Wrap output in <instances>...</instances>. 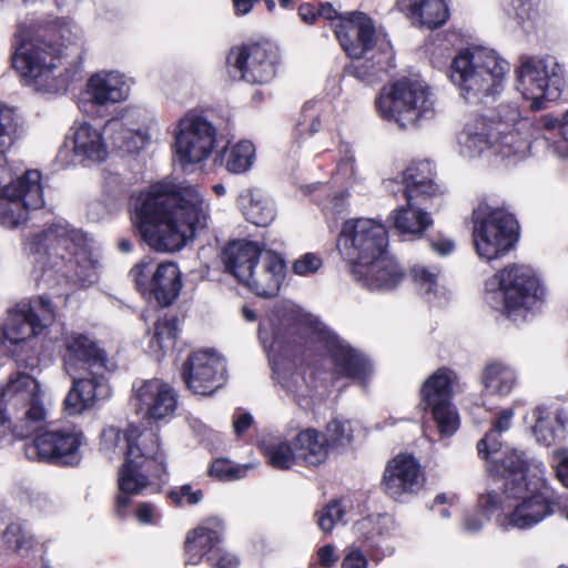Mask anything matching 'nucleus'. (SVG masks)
Wrapping results in <instances>:
<instances>
[{
    "instance_id": "3c124183",
    "label": "nucleus",
    "mask_w": 568,
    "mask_h": 568,
    "mask_svg": "<svg viewBox=\"0 0 568 568\" xmlns=\"http://www.w3.org/2000/svg\"><path fill=\"white\" fill-rule=\"evenodd\" d=\"M353 507V500L347 497L329 503L317 513V524L321 530L331 532L337 524L344 521L345 516Z\"/></svg>"
},
{
    "instance_id": "864d4df0",
    "label": "nucleus",
    "mask_w": 568,
    "mask_h": 568,
    "mask_svg": "<svg viewBox=\"0 0 568 568\" xmlns=\"http://www.w3.org/2000/svg\"><path fill=\"white\" fill-rule=\"evenodd\" d=\"M252 468V464L233 465L229 459L216 458L210 465L207 473L217 480L233 481L243 478Z\"/></svg>"
},
{
    "instance_id": "69168bd1",
    "label": "nucleus",
    "mask_w": 568,
    "mask_h": 568,
    "mask_svg": "<svg viewBox=\"0 0 568 568\" xmlns=\"http://www.w3.org/2000/svg\"><path fill=\"white\" fill-rule=\"evenodd\" d=\"M558 130L560 140L555 142L554 151L560 156H568V111L564 114Z\"/></svg>"
},
{
    "instance_id": "4468645a",
    "label": "nucleus",
    "mask_w": 568,
    "mask_h": 568,
    "mask_svg": "<svg viewBox=\"0 0 568 568\" xmlns=\"http://www.w3.org/2000/svg\"><path fill=\"white\" fill-rule=\"evenodd\" d=\"M58 305L49 294L41 295L29 303L18 305L0 327L10 345L16 347L13 356L20 366L30 369L38 366L36 352L23 357L18 347L28 346L33 349L34 339L55 321Z\"/></svg>"
},
{
    "instance_id": "0eeeda50",
    "label": "nucleus",
    "mask_w": 568,
    "mask_h": 568,
    "mask_svg": "<svg viewBox=\"0 0 568 568\" xmlns=\"http://www.w3.org/2000/svg\"><path fill=\"white\" fill-rule=\"evenodd\" d=\"M529 121L520 118L516 108L509 116L491 120L479 114H465L454 133V150L465 161L499 159L507 164L524 160L529 152V139L521 131Z\"/></svg>"
},
{
    "instance_id": "9b49d317",
    "label": "nucleus",
    "mask_w": 568,
    "mask_h": 568,
    "mask_svg": "<svg viewBox=\"0 0 568 568\" xmlns=\"http://www.w3.org/2000/svg\"><path fill=\"white\" fill-rule=\"evenodd\" d=\"M509 64L495 50L484 47L466 48L450 65V80L460 97L469 103H480L504 89Z\"/></svg>"
},
{
    "instance_id": "5701e85b",
    "label": "nucleus",
    "mask_w": 568,
    "mask_h": 568,
    "mask_svg": "<svg viewBox=\"0 0 568 568\" xmlns=\"http://www.w3.org/2000/svg\"><path fill=\"white\" fill-rule=\"evenodd\" d=\"M181 377L197 395H212L226 381L225 358L214 349L194 351L183 362Z\"/></svg>"
},
{
    "instance_id": "9d476101",
    "label": "nucleus",
    "mask_w": 568,
    "mask_h": 568,
    "mask_svg": "<svg viewBox=\"0 0 568 568\" xmlns=\"http://www.w3.org/2000/svg\"><path fill=\"white\" fill-rule=\"evenodd\" d=\"M485 301L516 322L541 308L547 301V288L531 266L511 263L486 281Z\"/></svg>"
},
{
    "instance_id": "09e8293b",
    "label": "nucleus",
    "mask_w": 568,
    "mask_h": 568,
    "mask_svg": "<svg viewBox=\"0 0 568 568\" xmlns=\"http://www.w3.org/2000/svg\"><path fill=\"white\" fill-rule=\"evenodd\" d=\"M261 449L267 459V463L276 469H290L300 460L296 448L291 447L290 443L278 438H265L261 443Z\"/></svg>"
},
{
    "instance_id": "2eb2a0df",
    "label": "nucleus",
    "mask_w": 568,
    "mask_h": 568,
    "mask_svg": "<svg viewBox=\"0 0 568 568\" xmlns=\"http://www.w3.org/2000/svg\"><path fill=\"white\" fill-rule=\"evenodd\" d=\"M334 32L349 58L374 61V74L393 67L394 52L390 43L385 36L376 32L366 13L354 11L341 16L334 23Z\"/></svg>"
},
{
    "instance_id": "a18cd8bd",
    "label": "nucleus",
    "mask_w": 568,
    "mask_h": 568,
    "mask_svg": "<svg viewBox=\"0 0 568 568\" xmlns=\"http://www.w3.org/2000/svg\"><path fill=\"white\" fill-rule=\"evenodd\" d=\"M541 0H510L509 13L526 34L536 33L545 24Z\"/></svg>"
},
{
    "instance_id": "bb28decb",
    "label": "nucleus",
    "mask_w": 568,
    "mask_h": 568,
    "mask_svg": "<svg viewBox=\"0 0 568 568\" xmlns=\"http://www.w3.org/2000/svg\"><path fill=\"white\" fill-rule=\"evenodd\" d=\"M84 373L88 375H69L72 378V386L63 402V408L68 415H80L111 397V387L104 376V369H91Z\"/></svg>"
},
{
    "instance_id": "7ed1b4c3",
    "label": "nucleus",
    "mask_w": 568,
    "mask_h": 568,
    "mask_svg": "<svg viewBox=\"0 0 568 568\" xmlns=\"http://www.w3.org/2000/svg\"><path fill=\"white\" fill-rule=\"evenodd\" d=\"M83 43L82 30L63 19L45 27L42 21L20 22L12 43V65L36 91L64 93L74 81L77 70L63 62L68 51L79 53Z\"/></svg>"
},
{
    "instance_id": "58836bf2",
    "label": "nucleus",
    "mask_w": 568,
    "mask_h": 568,
    "mask_svg": "<svg viewBox=\"0 0 568 568\" xmlns=\"http://www.w3.org/2000/svg\"><path fill=\"white\" fill-rule=\"evenodd\" d=\"M394 229L404 236L418 237L433 224L428 212L419 207L418 200H406V205L390 214Z\"/></svg>"
},
{
    "instance_id": "f8f14e48",
    "label": "nucleus",
    "mask_w": 568,
    "mask_h": 568,
    "mask_svg": "<svg viewBox=\"0 0 568 568\" xmlns=\"http://www.w3.org/2000/svg\"><path fill=\"white\" fill-rule=\"evenodd\" d=\"M430 87L418 75L403 77L384 87L376 99L378 114L402 129L415 128L436 113Z\"/></svg>"
},
{
    "instance_id": "8fccbe9b",
    "label": "nucleus",
    "mask_w": 568,
    "mask_h": 568,
    "mask_svg": "<svg viewBox=\"0 0 568 568\" xmlns=\"http://www.w3.org/2000/svg\"><path fill=\"white\" fill-rule=\"evenodd\" d=\"M430 410L433 420L436 424L442 437H450L459 427V414L452 400L424 407Z\"/></svg>"
},
{
    "instance_id": "f03ea898",
    "label": "nucleus",
    "mask_w": 568,
    "mask_h": 568,
    "mask_svg": "<svg viewBox=\"0 0 568 568\" xmlns=\"http://www.w3.org/2000/svg\"><path fill=\"white\" fill-rule=\"evenodd\" d=\"M210 211L196 184L159 182L139 194L131 220L152 250L176 252L207 229Z\"/></svg>"
},
{
    "instance_id": "f257e3e1",
    "label": "nucleus",
    "mask_w": 568,
    "mask_h": 568,
    "mask_svg": "<svg viewBox=\"0 0 568 568\" xmlns=\"http://www.w3.org/2000/svg\"><path fill=\"white\" fill-rule=\"evenodd\" d=\"M260 341L267 354L276 381L298 406L308 409L316 398H323L327 386L317 383L313 373L307 378L291 366L292 343L297 338L310 352H325L333 364V373L365 384L373 373L367 356L337 336L313 314L291 302L275 306L262 320Z\"/></svg>"
},
{
    "instance_id": "6ab92c4d",
    "label": "nucleus",
    "mask_w": 568,
    "mask_h": 568,
    "mask_svg": "<svg viewBox=\"0 0 568 568\" xmlns=\"http://www.w3.org/2000/svg\"><path fill=\"white\" fill-rule=\"evenodd\" d=\"M84 436L75 426L45 430L29 444L24 452L29 459H38L60 466L79 465Z\"/></svg>"
},
{
    "instance_id": "2f4dec72",
    "label": "nucleus",
    "mask_w": 568,
    "mask_h": 568,
    "mask_svg": "<svg viewBox=\"0 0 568 568\" xmlns=\"http://www.w3.org/2000/svg\"><path fill=\"white\" fill-rule=\"evenodd\" d=\"M285 274L284 258L273 251H264L251 277L242 283L258 296L272 297L280 292Z\"/></svg>"
},
{
    "instance_id": "20e7f679",
    "label": "nucleus",
    "mask_w": 568,
    "mask_h": 568,
    "mask_svg": "<svg viewBox=\"0 0 568 568\" xmlns=\"http://www.w3.org/2000/svg\"><path fill=\"white\" fill-rule=\"evenodd\" d=\"M488 474L503 480V495L481 493L479 506L487 513L504 510L498 518L503 529H530L554 515L557 499L544 478V466L530 465L524 452L511 450L493 460Z\"/></svg>"
},
{
    "instance_id": "338daca9",
    "label": "nucleus",
    "mask_w": 568,
    "mask_h": 568,
    "mask_svg": "<svg viewBox=\"0 0 568 568\" xmlns=\"http://www.w3.org/2000/svg\"><path fill=\"white\" fill-rule=\"evenodd\" d=\"M317 564L323 568H332L336 561L335 547L331 544L321 547L316 552Z\"/></svg>"
},
{
    "instance_id": "13d9d810",
    "label": "nucleus",
    "mask_w": 568,
    "mask_h": 568,
    "mask_svg": "<svg viewBox=\"0 0 568 568\" xmlns=\"http://www.w3.org/2000/svg\"><path fill=\"white\" fill-rule=\"evenodd\" d=\"M206 561L210 568H239L241 565L239 556L222 546Z\"/></svg>"
},
{
    "instance_id": "4c0bfd02",
    "label": "nucleus",
    "mask_w": 568,
    "mask_h": 568,
    "mask_svg": "<svg viewBox=\"0 0 568 568\" xmlns=\"http://www.w3.org/2000/svg\"><path fill=\"white\" fill-rule=\"evenodd\" d=\"M515 416V408L507 407L501 409L496 419L494 420L491 428L484 438H481L477 444L478 455L486 460V468L493 460H500L505 458V455L513 449H506L500 453L501 448V434L508 432L511 427V422Z\"/></svg>"
},
{
    "instance_id": "dca6fc26",
    "label": "nucleus",
    "mask_w": 568,
    "mask_h": 568,
    "mask_svg": "<svg viewBox=\"0 0 568 568\" xmlns=\"http://www.w3.org/2000/svg\"><path fill=\"white\" fill-rule=\"evenodd\" d=\"M517 90L531 101V109L541 110L545 101L557 100L567 84L566 69L550 54L524 55L515 69Z\"/></svg>"
},
{
    "instance_id": "5fc2aeb1",
    "label": "nucleus",
    "mask_w": 568,
    "mask_h": 568,
    "mask_svg": "<svg viewBox=\"0 0 568 568\" xmlns=\"http://www.w3.org/2000/svg\"><path fill=\"white\" fill-rule=\"evenodd\" d=\"M324 434L329 442V447L341 446L352 440L353 428L349 420L334 418L327 423Z\"/></svg>"
},
{
    "instance_id": "79ce46f5",
    "label": "nucleus",
    "mask_w": 568,
    "mask_h": 568,
    "mask_svg": "<svg viewBox=\"0 0 568 568\" xmlns=\"http://www.w3.org/2000/svg\"><path fill=\"white\" fill-rule=\"evenodd\" d=\"M240 206L245 219L254 225L267 226L275 219L273 200L261 190H248L240 195Z\"/></svg>"
},
{
    "instance_id": "c03bdc74",
    "label": "nucleus",
    "mask_w": 568,
    "mask_h": 568,
    "mask_svg": "<svg viewBox=\"0 0 568 568\" xmlns=\"http://www.w3.org/2000/svg\"><path fill=\"white\" fill-rule=\"evenodd\" d=\"M440 270L437 266L416 264L410 268L412 280L418 292L429 303L442 306L449 300V292L439 284Z\"/></svg>"
},
{
    "instance_id": "a19ab883",
    "label": "nucleus",
    "mask_w": 568,
    "mask_h": 568,
    "mask_svg": "<svg viewBox=\"0 0 568 568\" xmlns=\"http://www.w3.org/2000/svg\"><path fill=\"white\" fill-rule=\"evenodd\" d=\"M398 178L404 184L406 200H426L438 192L433 180L432 165L428 162L408 166Z\"/></svg>"
},
{
    "instance_id": "e2e57ef3",
    "label": "nucleus",
    "mask_w": 568,
    "mask_h": 568,
    "mask_svg": "<svg viewBox=\"0 0 568 568\" xmlns=\"http://www.w3.org/2000/svg\"><path fill=\"white\" fill-rule=\"evenodd\" d=\"M337 176L349 185L359 181L353 154H346L341 159L337 165Z\"/></svg>"
},
{
    "instance_id": "37998d69",
    "label": "nucleus",
    "mask_w": 568,
    "mask_h": 568,
    "mask_svg": "<svg viewBox=\"0 0 568 568\" xmlns=\"http://www.w3.org/2000/svg\"><path fill=\"white\" fill-rule=\"evenodd\" d=\"M456 377L455 372L447 367H439L429 375L420 387L423 407L452 400Z\"/></svg>"
},
{
    "instance_id": "c9c22d12",
    "label": "nucleus",
    "mask_w": 568,
    "mask_h": 568,
    "mask_svg": "<svg viewBox=\"0 0 568 568\" xmlns=\"http://www.w3.org/2000/svg\"><path fill=\"white\" fill-rule=\"evenodd\" d=\"M484 395L498 399L507 398L518 385V371L504 361H491L481 371Z\"/></svg>"
},
{
    "instance_id": "393cba45",
    "label": "nucleus",
    "mask_w": 568,
    "mask_h": 568,
    "mask_svg": "<svg viewBox=\"0 0 568 568\" xmlns=\"http://www.w3.org/2000/svg\"><path fill=\"white\" fill-rule=\"evenodd\" d=\"M424 484L425 476L415 457L399 454L386 464L382 488L390 498L404 501L416 495Z\"/></svg>"
},
{
    "instance_id": "052dcab7",
    "label": "nucleus",
    "mask_w": 568,
    "mask_h": 568,
    "mask_svg": "<svg viewBox=\"0 0 568 568\" xmlns=\"http://www.w3.org/2000/svg\"><path fill=\"white\" fill-rule=\"evenodd\" d=\"M479 504V499L477 500ZM479 513H466L462 520V530L466 534H477L483 529L493 513H487L478 505Z\"/></svg>"
},
{
    "instance_id": "423d86ee",
    "label": "nucleus",
    "mask_w": 568,
    "mask_h": 568,
    "mask_svg": "<svg viewBox=\"0 0 568 568\" xmlns=\"http://www.w3.org/2000/svg\"><path fill=\"white\" fill-rule=\"evenodd\" d=\"M101 450L113 458L120 454L124 463L119 471L116 511L124 516L130 496L140 494L153 479L163 480L165 476V454L156 433L141 430L129 425L125 429L108 426L101 433Z\"/></svg>"
},
{
    "instance_id": "f3484780",
    "label": "nucleus",
    "mask_w": 568,
    "mask_h": 568,
    "mask_svg": "<svg viewBox=\"0 0 568 568\" xmlns=\"http://www.w3.org/2000/svg\"><path fill=\"white\" fill-rule=\"evenodd\" d=\"M217 143L216 126L197 110L185 112L173 128V158L183 171L203 164Z\"/></svg>"
},
{
    "instance_id": "412c9836",
    "label": "nucleus",
    "mask_w": 568,
    "mask_h": 568,
    "mask_svg": "<svg viewBox=\"0 0 568 568\" xmlns=\"http://www.w3.org/2000/svg\"><path fill=\"white\" fill-rule=\"evenodd\" d=\"M278 49L270 42H255L231 50L227 63L231 72L247 83L263 84L271 81L276 72Z\"/></svg>"
},
{
    "instance_id": "a878e982",
    "label": "nucleus",
    "mask_w": 568,
    "mask_h": 568,
    "mask_svg": "<svg viewBox=\"0 0 568 568\" xmlns=\"http://www.w3.org/2000/svg\"><path fill=\"white\" fill-rule=\"evenodd\" d=\"M132 81L119 71H99L85 84L87 100L79 102L84 113H92L93 106H108L125 101L131 93Z\"/></svg>"
},
{
    "instance_id": "bf43d9fd",
    "label": "nucleus",
    "mask_w": 568,
    "mask_h": 568,
    "mask_svg": "<svg viewBox=\"0 0 568 568\" xmlns=\"http://www.w3.org/2000/svg\"><path fill=\"white\" fill-rule=\"evenodd\" d=\"M169 496L171 500L179 506L196 505L202 500L203 493L200 489L193 490L190 485H183L171 490Z\"/></svg>"
},
{
    "instance_id": "6e6d98bb",
    "label": "nucleus",
    "mask_w": 568,
    "mask_h": 568,
    "mask_svg": "<svg viewBox=\"0 0 568 568\" xmlns=\"http://www.w3.org/2000/svg\"><path fill=\"white\" fill-rule=\"evenodd\" d=\"M371 557L355 538L343 550L341 568H369Z\"/></svg>"
},
{
    "instance_id": "680f3d73",
    "label": "nucleus",
    "mask_w": 568,
    "mask_h": 568,
    "mask_svg": "<svg viewBox=\"0 0 568 568\" xmlns=\"http://www.w3.org/2000/svg\"><path fill=\"white\" fill-rule=\"evenodd\" d=\"M322 266V260L314 253H306L293 264V272L300 276H308L316 273Z\"/></svg>"
},
{
    "instance_id": "72a5a7b5",
    "label": "nucleus",
    "mask_w": 568,
    "mask_h": 568,
    "mask_svg": "<svg viewBox=\"0 0 568 568\" xmlns=\"http://www.w3.org/2000/svg\"><path fill=\"white\" fill-rule=\"evenodd\" d=\"M530 430L536 442L550 447L562 443L568 436V414L558 409L552 413L547 406L537 405L531 410Z\"/></svg>"
},
{
    "instance_id": "a211bd4d",
    "label": "nucleus",
    "mask_w": 568,
    "mask_h": 568,
    "mask_svg": "<svg viewBox=\"0 0 568 568\" xmlns=\"http://www.w3.org/2000/svg\"><path fill=\"white\" fill-rule=\"evenodd\" d=\"M336 245L352 272L353 266L363 265L387 253L388 233L378 220L349 219L343 223Z\"/></svg>"
},
{
    "instance_id": "774afa93",
    "label": "nucleus",
    "mask_w": 568,
    "mask_h": 568,
    "mask_svg": "<svg viewBox=\"0 0 568 568\" xmlns=\"http://www.w3.org/2000/svg\"><path fill=\"white\" fill-rule=\"evenodd\" d=\"M253 417L248 413H239L233 420V430L236 436L243 435L252 425Z\"/></svg>"
},
{
    "instance_id": "49530a36",
    "label": "nucleus",
    "mask_w": 568,
    "mask_h": 568,
    "mask_svg": "<svg viewBox=\"0 0 568 568\" xmlns=\"http://www.w3.org/2000/svg\"><path fill=\"white\" fill-rule=\"evenodd\" d=\"M176 335L178 320L175 317L159 320L149 339V354L155 359H161L174 347Z\"/></svg>"
},
{
    "instance_id": "ea45409f",
    "label": "nucleus",
    "mask_w": 568,
    "mask_h": 568,
    "mask_svg": "<svg viewBox=\"0 0 568 568\" xmlns=\"http://www.w3.org/2000/svg\"><path fill=\"white\" fill-rule=\"evenodd\" d=\"M297 457L307 466H320L329 455V442L326 435L315 428L301 430L294 438Z\"/></svg>"
},
{
    "instance_id": "aec40b11",
    "label": "nucleus",
    "mask_w": 568,
    "mask_h": 568,
    "mask_svg": "<svg viewBox=\"0 0 568 568\" xmlns=\"http://www.w3.org/2000/svg\"><path fill=\"white\" fill-rule=\"evenodd\" d=\"M136 288L153 297L161 306L171 305L182 288L181 272L175 263L164 262L153 268L151 257H144L131 272Z\"/></svg>"
},
{
    "instance_id": "4be33fe9",
    "label": "nucleus",
    "mask_w": 568,
    "mask_h": 568,
    "mask_svg": "<svg viewBox=\"0 0 568 568\" xmlns=\"http://www.w3.org/2000/svg\"><path fill=\"white\" fill-rule=\"evenodd\" d=\"M130 404L148 422H166L178 408V394L160 378L140 379L132 385Z\"/></svg>"
},
{
    "instance_id": "6e6552de",
    "label": "nucleus",
    "mask_w": 568,
    "mask_h": 568,
    "mask_svg": "<svg viewBox=\"0 0 568 568\" xmlns=\"http://www.w3.org/2000/svg\"><path fill=\"white\" fill-rule=\"evenodd\" d=\"M24 134L19 112L0 104V225L17 229L28 220L29 212L44 205L41 173L29 170L14 178L8 168L6 152Z\"/></svg>"
},
{
    "instance_id": "39448f33",
    "label": "nucleus",
    "mask_w": 568,
    "mask_h": 568,
    "mask_svg": "<svg viewBox=\"0 0 568 568\" xmlns=\"http://www.w3.org/2000/svg\"><path fill=\"white\" fill-rule=\"evenodd\" d=\"M24 245L33 257L34 278L62 306L74 287H88L99 278L100 265L88 252L87 235L64 221L32 234Z\"/></svg>"
},
{
    "instance_id": "603ef678",
    "label": "nucleus",
    "mask_w": 568,
    "mask_h": 568,
    "mask_svg": "<svg viewBox=\"0 0 568 568\" xmlns=\"http://www.w3.org/2000/svg\"><path fill=\"white\" fill-rule=\"evenodd\" d=\"M323 126V112L317 103L304 104L298 118L296 130L301 139L310 138L321 131Z\"/></svg>"
},
{
    "instance_id": "c756f323",
    "label": "nucleus",
    "mask_w": 568,
    "mask_h": 568,
    "mask_svg": "<svg viewBox=\"0 0 568 568\" xmlns=\"http://www.w3.org/2000/svg\"><path fill=\"white\" fill-rule=\"evenodd\" d=\"M353 278L371 291H390L405 277L398 262L388 252L349 272Z\"/></svg>"
},
{
    "instance_id": "e433bc0d",
    "label": "nucleus",
    "mask_w": 568,
    "mask_h": 568,
    "mask_svg": "<svg viewBox=\"0 0 568 568\" xmlns=\"http://www.w3.org/2000/svg\"><path fill=\"white\" fill-rule=\"evenodd\" d=\"M397 4L405 17L419 28L437 29L449 17L445 0H397Z\"/></svg>"
},
{
    "instance_id": "ddd939ff",
    "label": "nucleus",
    "mask_w": 568,
    "mask_h": 568,
    "mask_svg": "<svg viewBox=\"0 0 568 568\" xmlns=\"http://www.w3.org/2000/svg\"><path fill=\"white\" fill-rule=\"evenodd\" d=\"M471 223L474 250L486 262L505 257L519 239V224L504 206L478 204L473 211Z\"/></svg>"
},
{
    "instance_id": "b1692460",
    "label": "nucleus",
    "mask_w": 568,
    "mask_h": 568,
    "mask_svg": "<svg viewBox=\"0 0 568 568\" xmlns=\"http://www.w3.org/2000/svg\"><path fill=\"white\" fill-rule=\"evenodd\" d=\"M353 532L375 564L394 556L400 538L399 525L387 514L369 515L357 520Z\"/></svg>"
},
{
    "instance_id": "de8ad7c7",
    "label": "nucleus",
    "mask_w": 568,
    "mask_h": 568,
    "mask_svg": "<svg viewBox=\"0 0 568 568\" xmlns=\"http://www.w3.org/2000/svg\"><path fill=\"white\" fill-rule=\"evenodd\" d=\"M255 153V146L248 140L229 144L224 149L225 169L233 174L247 172L254 164Z\"/></svg>"
},
{
    "instance_id": "1a4fd4ad",
    "label": "nucleus",
    "mask_w": 568,
    "mask_h": 568,
    "mask_svg": "<svg viewBox=\"0 0 568 568\" xmlns=\"http://www.w3.org/2000/svg\"><path fill=\"white\" fill-rule=\"evenodd\" d=\"M39 382L29 374L13 373L0 387V444H11L42 432L48 412Z\"/></svg>"
},
{
    "instance_id": "cd10ccee",
    "label": "nucleus",
    "mask_w": 568,
    "mask_h": 568,
    "mask_svg": "<svg viewBox=\"0 0 568 568\" xmlns=\"http://www.w3.org/2000/svg\"><path fill=\"white\" fill-rule=\"evenodd\" d=\"M71 146L72 161L85 165L100 164L109 156V148L101 129L87 121H75L65 140Z\"/></svg>"
},
{
    "instance_id": "4d7b16f0",
    "label": "nucleus",
    "mask_w": 568,
    "mask_h": 568,
    "mask_svg": "<svg viewBox=\"0 0 568 568\" xmlns=\"http://www.w3.org/2000/svg\"><path fill=\"white\" fill-rule=\"evenodd\" d=\"M4 545L12 550H21L30 545V537L24 532L19 523H11L3 531Z\"/></svg>"
},
{
    "instance_id": "7c9ffc66",
    "label": "nucleus",
    "mask_w": 568,
    "mask_h": 568,
    "mask_svg": "<svg viewBox=\"0 0 568 568\" xmlns=\"http://www.w3.org/2000/svg\"><path fill=\"white\" fill-rule=\"evenodd\" d=\"M224 524L219 518H210L187 532L184 549L185 562L196 566L210 555L214 554L222 545Z\"/></svg>"
},
{
    "instance_id": "0e129e2a",
    "label": "nucleus",
    "mask_w": 568,
    "mask_h": 568,
    "mask_svg": "<svg viewBox=\"0 0 568 568\" xmlns=\"http://www.w3.org/2000/svg\"><path fill=\"white\" fill-rule=\"evenodd\" d=\"M138 520L143 525L156 524L161 518L160 510L152 504H141L135 511Z\"/></svg>"
},
{
    "instance_id": "c85d7f7f",
    "label": "nucleus",
    "mask_w": 568,
    "mask_h": 568,
    "mask_svg": "<svg viewBox=\"0 0 568 568\" xmlns=\"http://www.w3.org/2000/svg\"><path fill=\"white\" fill-rule=\"evenodd\" d=\"M63 366L68 375L91 369H105V354L87 334L72 332L65 335Z\"/></svg>"
},
{
    "instance_id": "473e14b6",
    "label": "nucleus",
    "mask_w": 568,
    "mask_h": 568,
    "mask_svg": "<svg viewBox=\"0 0 568 568\" xmlns=\"http://www.w3.org/2000/svg\"><path fill=\"white\" fill-rule=\"evenodd\" d=\"M141 119L143 114L134 110L122 119H112L106 126L114 132V144L129 152H136L146 146L158 135V125L154 121L149 123H131V119Z\"/></svg>"
},
{
    "instance_id": "f704fd0d",
    "label": "nucleus",
    "mask_w": 568,
    "mask_h": 568,
    "mask_svg": "<svg viewBox=\"0 0 568 568\" xmlns=\"http://www.w3.org/2000/svg\"><path fill=\"white\" fill-rule=\"evenodd\" d=\"M264 253L254 242L237 240L229 243L222 253V261L225 268L233 274L239 282L251 277V273L256 267Z\"/></svg>"
}]
</instances>
